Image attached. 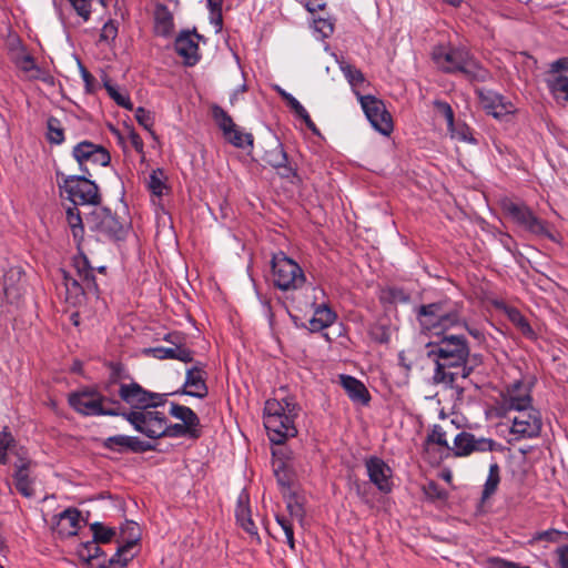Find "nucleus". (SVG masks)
I'll return each mask as SVG.
<instances>
[{
  "mask_svg": "<svg viewBox=\"0 0 568 568\" xmlns=\"http://www.w3.org/2000/svg\"><path fill=\"white\" fill-rule=\"evenodd\" d=\"M72 155L79 163L82 172H88V170L83 168L88 162L101 166H106L111 162V155L106 149L89 141L78 143L73 148Z\"/></svg>",
  "mask_w": 568,
  "mask_h": 568,
  "instance_id": "obj_16",
  "label": "nucleus"
},
{
  "mask_svg": "<svg viewBox=\"0 0 568 568\" xmlns=\"http://www.w3.org/2000/svg\"><path fill=\"white\" fill-rule=\"evenodd\" d=\"M47 139L51 144H61L64 141V129L58 118L49 116L47 120Z\"/></svg>",
  "mask_w": 568,
  "mask_h": 568,
  "instance_id": "obj_42",
  "label": "nucleus"
},
{
  "mask_svg": "<svg viewBox=\"0 0 568 568\" xmlns=\"http://www.w3.org/2000/svg\"><path fill=\"white\" fill-rule=\"evenodd\" d=\"M190 437L196 439L201 436V429L192 428L184 424H168V419L165 418L163 427L161 429V438L162 437Z\"/></svg>",
  "mask_w": 568,
  "mask_h": 568,
  "instance_id": "obj_30",
  "label": "nucleus"
},
{
  "mask_svg": "<svg viewBox=\"0 0 568 568\" xmlns=\"http://www.w3.org/2000/svg\"><path fill=\"white\" fill-rule=\"evenodd\" d=\"M342 386L346 390L348 397L361 404H368L371 396L365 385L357 378L348 375L341 376Z\"/></svg>",
  "mask_w": 568,
  "mask_h": 568,
  "instance_id": "obj_25",
  "label": "nucleus"
},
{
  "mask_svg": "<svg viewBox=\"0 0 568 568\" xmlns=\"http://www.w3.org/2000/svg\"><path fill=\"white\" fill-rule=\"evenodd\" d=\"M263 160L266 164L277 170L282 178L292 179L296 176V171L288 164L287 154L280 142L264 152Z\"/></svg>",
  "mask_w": 568,
  "mask_h": 568,
  "instance_id": "obj_22",
  "label": "nucleus"
},
{
  "mask_svg": "<svg viewBox=\"0 0 568 568\" xmlns=\"http://www.w3.org/2000/svg\"><path fill=\"white\" fill-rule=\"evenodd\" d=\"M63 276V284L65 287L67 300L75 304L84 296L87 291L95 292L97 290H89L84 282L80 278H74L65 271H61Z\"/></svg>",
  "mask_w": 568,
  "mask_h": 568,
  "instance_id": "obj_28",
  "label": "nucleus"
},
{
  "mask_svg": "<svg viewBox=\"0 0 568 568\" xmlns=\"http://www.w3.org/2000/svg\"><path fill=\"white\" fill-rule=\"evenodd\" d=\"M531 403L532 397L530 395V388L521 381H516L508 386L503 396V405L507 410L517 412L526 408H532Z\"/></svg>",
  "mask_w": 568,
  "mask_h": 568,
  "instance_id": "obj_19",
  "label": "nucleus"
},
{
  "mask_svg": "<svg viewBox=\"0 0 568 568\" xmlns=\"http://www.w3.org/2000/svg\"><path fill=\"white\" fill-rule=\"evenodd\" d=\"M118 394L120 399L130 406V410L156 408L166 402V394L150 392L133 381L130 383H120Z\"/></svg>",
  "mask_w": 568,
  "mask_h": 568,
  "instance_id": "obj_9",
  "label": "nucleus"
},
{
  "mask_svg": "<svg viewBox=\"0 0 568 568\" xmlns=\"http://www.w3.org/2000/svg\"><path fill=\"white\" fill-rule=\"evenodd\" d=\"M103 85H104L108 94L113 99V101L118 105H120L126 110L133 109V103L131 102L130 97L128 94H123V93L119 92L118 89L114 85H112L108 79H105L103 81Z\"/></svg>",
  "mask_w": 568,
  "mask_h": 568,
  "instance_id": "obj_45",
  "label": "nucleus"
},
{
  "mask_svg": "<svg viewBox=\"0 0 568 568\" xmlns=\"http://www.w3.org/2000/svg\"><path fill=\"white\" fill-rule=\"evenodd\" d=\"M236 519L246 532L257 535V528L244 508L236 513Z\"/></svg>",
  "mask_w": 568,
  "mask_h": 568,
  "instance_id": "obj_59",
  "label": "nucleus"
},
{
  "mask_svg": "<svg viewBox=\"0 0 568 568\" xmlns=\"http://www.w3.org/2000/svg\"><path fill=\"white\" fill-rule=\"evenodd\" d=\"M336 320V313L326 304L318 305L313 317L308 321V329L311 332H321L329 327Z\"/></svg>",
  "mask_w": 568,
  "mask_h": 568,
  "instance_id": "obj_27",
  "label": "nucleus"
},
{
  "mask_svg": "<svg viewBox=\"0 0 568 568\" xmlns=\"http://www.w3.org/2000/svg\"><path fill=\"white\" fill-rule=\"evenodd\" d=\"M223 136L235 148L245 149L247 146H253L254 138L252 133L243 132L237 125L230 130V133Z\"/></svg>",
  "mask_w": 568,
  "mask_h": 568,
  "instance_id": "obj_39",
  "label": "nucleus"
},
{
  "mask_svg": "<svg viewBox=\"0 0 568 568\" xmlns=\"http://www.w3.org/2000/svg\"><path fill=\"white\" fill-rule=\"evenodd\" d=\"M476 94L486 113L497 120H504L516 112L511 101L493 90L480 88L476 90Z\"/></svg>",
  "mask_w": 568,
  "mask_h": 568,
  "instance_id": "obj_14",
  "label": "nucleus"
},
{
  "mask_svg": "<svg viewBox=\"0 0 568 568\" xmlns=\"http://www.w3.org/2000/svg\"><path fill=\"white\" fill-rule=\"evenodd\" d=\"M501 206L506 215L525 231L535 235L551 236L546 222L539 219L525 203L506 199Z\"/></svg>",
  "mask_w": 568,
  "mask_h": 568,
  "instance_id": "obj_10",
  "label": "nucleus"
},
{
  "mask_svg": "<svg viewBox=\"0 0 568 568\" xmlns=\"http://www.w3.org/2000/svg\"><path fill=\"white\" fill-rule=\"evenodd\" d=\"M72 264L80 281L84 282L89 290H98L94 270L90 265L88 257L82 252H79L73 257Z\"/></svg>",
  "mask_w": 568,
  "mask_h": 568,
  "instance_id": "obj_26",
  "label": "nucleus"
},
{
  "mask_svg": "<svg viewBox=\"0 0 568 568\" xmlns=\"http://www.w3.org/2000/svg\"><path fill=\"white\" fill-rule=\"evenodd\" d=\"M135 119H136L138 123L141 126H143L151 134V136L154 140L158 139L156 133L152 130L153 124H154V116L150 111L145 110L142 106H139L135 110Z\"/></svg>",
  "mask_w": 568,
  "mask_h": 568,
  "instance_id": "obj_47",
  "label": "nucleus"
},
{
  "mask_svg": "<svg viewBox=\"0 0 568 568\" xmlns=\"http://www.w3.org/2000/svg\"><path fill=\"white\" fill-rule=\"evenodd\" d=\"M85 221L89 230L95 233L99 240L121 241L128 233V226L110 209L99 204L94 205Z\"/></svg>",
  "mask_w": 568,
  "mask_h": 568,
  "instance_id": "obj_7",
  "label": "nucleus"
},
{
  "mask_svg": "<svg viewBox=\"0 0 568 568\" xmlns=\"http://www.w3.org/2000/svg\"><path fill=\"white\" fill-rule=\"evenodd\" d=\"M154 36H172L174 32L173 14L166 6L158 3L153 12Z\"/></svg>",
  "mask_w": 568,
  "mask_h": 568,
  "instance_id": "obj_24",
  "label": "nucleus"
},
{
  "mask_svg": "<svg viewBox=\"0 0 568 568\" xmlns=\"http://www.w3.org/2000/svg\"><path fill=\"white\" fill-rule=\"evenodd\" d=\"M145 352L158 359H173L174 347L158 346L148 348Z\"/></svg>",
  "mask_w": 568,
  "mask_h": 568,
  "instance_id": "obj_63",
  "label": "nucleus"
},
{
  "mask_svg": "<svg viewBox=\"0 0 568 568\" xmlns=\"http://www.w3.org/2000/svg\"><path fill=\"white\" fill-rule=\"evenodd\" d=\"M174 51L183 59L185 67H193L200 61L199 44L193 38H175Z\"/></svg>",
  "mask_w": 568,
  "mask_h": 568,
  "instance_id": "obj_23",
  "label": "nucleus"
},
{
  "mask_svg": "<svg viewBox=\"0 0 568 568\" xmlns=\"http://www.w3.org/2000/svg\"><path fill=\"white\" fill-rule=\"evenodd\" d=\"M163 172L161 170H155L150 174L149 178V189L150 191L158 196L163 194V190L165 187L162 181Z\"/></svg>",
  "mask_w": 568,
  "mask_h": 568,
  "instance_id": "obj_55",
  "label": "nucleus"
},
{
  "mask_svg": "<svg viewBox=\"0 0 568 568\" xmlns=\"http://www.w3.org/2000/svg\"><path fill=\"white\" fill-rule=\"evenodd\" d=\"M78 552L83 560L91 561L92 559L99 558L101 556L102 549L99 547L98 542L92 540L83 544Z\"/></svg>",
  "mask_w": 568,
  "mask_h": 568,
  "instance_id": "obj_53",
  "label": "nucleus"
},
{
  "mask_svg": "<svg viewBox=\"0 0 568 568\" xmlns=\"http://www.w3.org/2000/svg\"><path fill=\"white\" fill-rule=\"evenodd\" d=\"M487 568H530L518 562L509 561L499 557H490L487 559Z\"/></svg>",
  "mask_w": 568,
  "mask_h": 568,
  "instance_id": "obj_60",
  "label": "nucleus"
},
{
  "mask_svg": "<svg viewBox=\"0 0 568 568\" xmlns=\"http://www.w3.org/2000/svg\"><path fill=\"white\" fill-rule=\"evenodd\" d=\"M434 106L436 111L445 118L448 128L452 129L454 126V111L449 103L442 100H435Z\"/></svg>",
  "mask_w": 568,
  "mask_h": 568,
  "instance_id": "obj_58",
  "label": "nucleus"
},
{
  "mask_svg": "<svg viewBox=\"0 0 568 568\" xmlns=\"http://www.w3.org/2000/svg\"><path fill=\"white\" fill-rule=\"evenodd\" d=\"M434 62L446 73H463L468 80L485 82L490 73L465 47L438 45L432 53Z\"/></svg>",
  "mask_w": 568,
  "mask_h": 568,
  "instance_id": "obj_4",
  "label": "nucleus"
},
{
  "mask_svg": "<svg viewBox=\"0 0 568 568\" xmlns=\"http://www.w3.org/2000/svg\"><path fill=\"white\" fill-rule=\"evenodd\" d=\"M507 315L509 321L518 328L520 332L528 337H532L535 335L534 329L530 324L526 320V317L515 307H509L507 310Z\"/></svg>",
  "mask_w": 568,
  "mask_h": 568,
  "instance_id": "obj_43",
  "label": "nucleus"
},
{
  "mask_svg": "<svg viewBox=\"0 0 568 568\" xmlns=\"http://www.w3.org/2000/svg\"><path fill=\"white\" fill-rule=\"evenodd\" d=\"M423 494L427 500L430 501H444L448 497V493L446 489H444L440 485H438L436 481L430 480L427 484H425L422 488Z\"/></svg>",
  "mask_w": 568,
  "mask_h": 568,
  "instance_id": "obj_44",
  "label": "nucleus"
},
{
  "mask_svg": "<svg viewBox=\"0 0 568 568\" xmlns=\"http://www.w3.org/2000/svg\"><path fill=\"white\" fill-rule=\"evenodd\" d=\"M410 300V295L403 288L396 286H388L381 291L379 301L383 304H406Z\"/></svg>",
  "mask_w": 568,
  "mask_h": 568,
  "instance_id": "obj_35",
  "label": "nucleus"
},
{
  "mask_svg": "<svg viewBox=\"0 0 568 568\" xmlns=\"http://www.w3.org/2000/svg\"><path fill=\"white\" fill-rule=\"evenodd\" d=\"M81 513L74 507H69L52 518V530L60 538L75 536L80 528Z\"/></svg>",
  "mask_w": 568,
  "mask_h": 568,
  "instance_id": "obj_20",
  "label": "nucleus"
},
{
  "mask_svg": "<svg viewBox=\"0 0 568 568\" xmlns=\"http://www.w3.org/2000/svg\"><path fill=\"white\" fill-rule=\"evenodd\" d=\"M561 538H568V532L561 531L555 528H550L548 530L538 531L532 536L531 542L546 540L549 542H558Z\"/></svg>",
  "mask_w": 568,
  "mask_h": 568,
  "instance_id": "obj_50",
  "label": "nucleus"
},
{
  "mask_svg": "<svg viewBox=\"0 0 568 568\" xmlns=\"http://www.w3.org/2000/svg\"><path fill=\"white\" fill-rule=\"evenodd\" d=\"M547 87L558 103H568V77L556 75L547 79Z\"/></svg>",
  "mask_w": 568,
  "mask_h": 568,
  "instance_id": "obj_33",
  "label": "nucleus"
},
{
  "mask_svg": "<svg viewBox=\"0 0 568 568\" xmlns=\"http://www.w3.org/2000/svg\"><path fill=\"white\" fill-rule=\"evenodd\" d=\"M170 414L174 418L180 419L182 424L195 429H200V418L190 407L176 403H171Z\"/></svg>",
  "mask_w": 568,
  "mask_h": 568,
  "instance_id": "obj_32",
  "label": "nucleus"
},
{
  "mask_svg": "<svg viewBox=\"0 0 568 568\" xmlns=\"http://www.w3.org/2000/svg\"><path fill=\"white\" fill-rule=\"evenodd\" d=\"M211 114L214 122L222 131L223 135L230 133V130H232L236 125L231 115L217 104H214L212 106Z\"/></svg>",
  "mask_w": 568,
  "mask_h": 568,
  "instance_id": "obj_40",
  "label": "nucleus"
},
{
  "mask_svg": "<svg viewBox=\"0 0 568 568\" xmlns=\"http://www.w3.org/2000/svg\"><path fill=\"white\" fill-rule=\"evenodd\" d=\"M59 187L67 194L73 205H98L101 201L99 186L84 175H63Z\"/></svg>",
  "mask_w": 568,
  "mask_h": 568,
  "instance_id": "obj_8",
  "label": "nucleus"
},
{
  "mask_svg": "<svg viewBox=\"0 0 568 568\" xmlns=\"http://www.w3.org/2000/svg\"><path fill=\"white\" fill-rule=\"evenodd\" d=\"M92 532H93V541L95 542H109L112 537L115 535L114 529L105 527L101 523H93L90 526Z\"/></svg>",
  "mask_w": 568,
  "mask_h": 568,
  "instance_id": "obj_48",
  "label": "nucleus"
},
{
  "mask_svg": "<svg viewBox=\"0 0 568 568\" xmlns=\"http://www.w3.org/2000/svg\"><path fill=\"white\" fill-rule=\"evenodd\" d=\"M173 359H178L183 363H191L193 361V351L175 344Z\"/></svg>",
  "mask_w": 568,
  "mask_h": 568,
  "instance_id": "obj_64",
  "label": "nucleus"
},
{
  "mask_svg": "<svg viewBox=\"0 0 568 568\" xmlns=\"http://www.w3.org/2000/svg\"><path fill=\"white\" fill-rule=\"evenodd\" d=\"M500 483V468L498 464L495 462L489 465L488 476L486 478V481L484 484V489L481 493V499L486 500L489 497H491Z\"/></svg>",
  "mask_w": 568,
  "mask_h": 568,
  "instance_id": "obj_36",
  "label": "nucleus"
},
{
  "mask_svg": "<svg viewBox=\"0 0 568 568\" xmlns=\"http://www.w3.org/2000/svg\"><path fill=\"white\" fill-rule=\"evenodd\" d=\"M276 91L278 92V94L286 101V103L288 104V106L295 112V114L301 118L304 123L306 124V126L312 130L313 132H316L317 129H316V125L315 123L312 121L308 112L306 111V109L300 103V101L297 99H295L291 93L286 92L285 90H283L282 88L280 87H276Z\"/></svg>",
  "mask_w": 568,
  "mask_h": 568,
  "instance_id": "obj_31",
  "label": "nucleus"
},
{
  "mask_svg": "<svg viewBox=\"0 0 568 568\" xmlns=\"http://www.w3.org/2000/svg\"><path fill=\"white\" fill-rule=\"evenodd\" d=\"M343 72L352 85H361L365 81L362 71L352 65L343 68Z\"/></svg>",
  "mask_w": 568,
  "mask_h": 568,
  "instance_id": "obj_61",
  "label": "nucleus"
},
{
  "mask_svg": "<svg viewBox=\"0 0 568 568\" xmlns=\"http://www.w3.org/2000/svg\"><path fill=\"white\" fill-rule=\"evenodd\" d=\"M274 475L276 477L277 484L283 488H290L292 484V474L287 469L284 462H278L274 465Z\"/></svg>",
  "mask_w": 568,
  "mask_h": 568,
  "instance_id": "obj_51",
  "label": "nucleus"
},
{
  "mask_svg": "<svg viewBox=\"0 0 568 568\" xmlns=\"http://www.w3.org/2000/svg\"><path fill=\"white\" fill-rule=\"evenodd\" d=\"M120 416H123L136 432L144 436L152 439L161 438V429L166 417L163 413L152 410L151 408L129 412L122 408Z\"/></svg>",
  "mask_w": 568,
  "mask_h": 568,
  "instance_id": "obj_11",
  "label": "nucleus"
},
{
  "mask_svg": "<svg viewBox=\"0 0 568 568\" xmlns=\"http://www.w3.org/2000/svg\"><path fill=\"white\" fill-rule=\"evenodd\" d=\"M463 310V303L442 298L418 306L416 317L423 332L440 336L464 323Z\"/></svg>",
  "mask_w": 568,
  "mask_h": 568,
  "instance_id": "obj_2",
  "label": "nucleus"
},
{
  "mask_svg": "<svg viewBox=\"0 0 568 568\" xmlns=\"http://www.w3.org/2000/svg\"><path fill=\"white\" fill-rule=\"evenodd\" d=\"M367 476L381 493L388 494L392 491L393 470L390 467L378 457H369L365 462Z\"/></svg>",
  "mask_w": 568,
  "mask_h": 568,
  "instance_id": "obj_18",
  "label": "nucleus"
},
{
  "mask_svg": "<svg viewBox=\"0 0 568 568\" xmlns=\"http://www.w3.org/2000/svg\"><path fill=\"white\" fill-rule=\"evenodd\" d=\"M222 4L223 0H207L209 21L215 34L223 29Z\"/></svg>",
  "mask_w": 568,
  "mask_h": 568,
  "instance_id": "obj_41",
  "label": "nucleus"
},
{
  "mask_svg": "<svg viewBox=\"0 0 568 568\" xmlns=\"http://www.w3.org/2000/svg\"><path fill=\"white\" fill-rule=\"evenodd\" d=\"M11 45V59L16 65L27 73L31 79H39L41 69L36 64V61L31 54H29L26 48L21 44L20 38H12Z\"/></svg>",
  "mask_w": 568,
  "mask_h": 568,
  "instance_id": "obj_21",
  "label": "nucleus"
},
{
  "mask_svg": "<svg viewBox=\"0 0 568 568\" xmlns=\"http://www.w3.org/2000/svg\"><path fill=\"white\" fill-rule=\"evenodd\" d=\"M67 222L71 230L73 240L78 247H80L84 237V225L79 209L73 205L67 209Z\"/></svg>",
  "mask_w": 568,
  "mask_h": 568,
  "instance_id": "obj_29",
  "label": "nucleus"
},
{
  "mask_svg": "<svg viewBox=\"0 0 568 568\" xmlns=\"http://www.w3.org/2000/svg\"><path fill=\"white\" fill-rule=\"evenodd\" d=\"M75 12L87 21L91 14L94 0H68Z\"/></svg>",
  "mask_w": 568,
  "mask_h": 568,
  "instance_id": "obj_57",
  "label": "nucleus"
},
{
  "mask_svg": "<svg viewBox=\"0 0 568 568\" xmlns=\"http://www.w3.org/2000/svg\"><path fill=\"white\" fill-rule=\"evenodd\" d=\"M438 342L427 344L428 357L435 363L434 381L453 385L458 376L467 378L474 371L468 365L469 346L463 335H440Z\"/></svg>",
  "mask_w": 568,
  "mask_h": 568,
  "instance_id": "obj_1",
  "label": "nucleus"
},
{
  "mask_svg": "<svg viewBox=\"0 0 568 568\" xmlns=\"http://www.w3.org/2000/svg\"><path fill=\"white\" fill-rule=\"evenodd\" d=\"M312 28L320 36H331L334 32V20L331 17L312 19Z\"/></svg>",
  "mask_w": 568,
  "mask_h": 568,
  "instance_id": "obj_49",
  "label": "nucleus"
},
{
  "mask_svg": "<svg viewBox=\"0 0 568 568\" xmlns=\"http://www.w3.org/2000/svg\"><path fill=\"white\" fill-rule=\"evenodd\" d=\"M103 446L110 450H114L118 453H124V452H126V448H125L126 435H115V436L108 437L104 440Z\"/></svg>",
  "mask_w": 568,
  "mask_h": 568,
  "instance_id": "obj_56",
  "label": "nucleus"
},
{
  "mask_svg": "<svg viewBox=\"0 0 568 568\" xmlns=\"http://www.w3.org/2000/svg\"><path fill=\"white\" fill-rule=\"evenodd\" d=\"M426 444H436L447 449H452L446 439V432L440 425L433 426L430 433L427 435Z\"/></svg>",
  "mask_w": 568,
  "mask_h": 568,
  "instance_id": "obj_52",
  "label": "nucleus"
},
{
  "mask_svg": "<svg viewBox=\"0 0 568 568\" xmlns=\"http://www.w3.org/2000/svg\"><path fill=\"white\" fill-rule=\"evenodd\" d=\"M542 427L541 414L536 408H526L517 410L513 419L510 433L516 439L536 438L540 435Z\"/></svg>",
  "mask_w": 568,
  "mask_h": 568,
  "instance_id": "obj_13",
  "label": "nucleus"
},
{
  "mask_svg": "<svg viewBox=\"0 0 568 568\" xmlns=\"http://www.w3.org/2000/svg\"><path fill=\"white\" fill-rule=\"evenodd\" d=\"M271 281L276 288L287 292L301 288L306 282V276L294 260L278 252L272 257Z\"/></svg>",
  "mask_w": 568,
  "mask_h": 568,
  "instance_id": "obj_6",
  "label": "nucleus"
},
{
  "mask_svg": "<svg viewBox=\"0 0 568 568\" xmlns=\"http://www.w3.org/2000/svg\"><path fill=\"white\" fill-rule=\"evenodd\" d=\"M126 452L144 453L154 449V445L150 442L140 440L134 436H126Z\"/></svg>",
  "mask_w": 568,
  "mask_h": 568,
  "instance_id": "obj_54",
  "label": "nucleus"
},
{
  "mask_svg": "<svg viewBox=\"0 0 568 568\" xmlns=\"http://www.w3.org/2000/svg\"><path fill=\"white\" fill-rule=\"evenodd\" d=\"M14 480L17 490L24 497L33 496V488L27 474V464L21 460V464L16 465Z\"/></svg>",
  "mask_w": 568,
  "mask_h": 568,
  "instance_id": "obj_37",
  "label": "nucleus"
},
{
  "mask_svg": "<svg viewBox=\"0 0 568 568\" xmlns=\"http://www.w3.org/2000/svg\"><path fill=\"white\" fill-rule=\"evenodd\" d=\"M141 538V530L135 521L126 520L121 527L123 545L133 549Z\"/></svg>",
  "mask_w": 568,
  "mask_h": 568,
  "instance_id": "obj_38",
  "label": "nucleus"
},
{
  "mask_svg": "<svg viewBox=\"0 0 568 568\" xmlns=\"http://www.w3.org/2000/svg\"><path fill=\"white\" fill-rule=\"evenodd\" d=\"M300 407L293 398L268 399L264 407V426L270 440L274 444H283L288 437L297 434L295 418Z\"/></svg>",
  "mask_w": 568,
  "mask_h": 568,
  "instance_id": "obj_3",
  "label": "nucleus"
},
{
  "mask_svg": "<svg viewBox=\"0 0 568 568\" xmlns=\"http://www.w3.org/2000/svg\"><path fill=\"white\" fill-rule=\"evenodd\" d=\"M16 448V440L6 429L0 433V464H7L8 453Z\"/></svg>",
  "mask_w": 568,
  "mask_h": 568,
  "instance_id": "obj_46",
  "label": "nucleus"
},
{
  "mask_svg": "<svg viewBox=\"0 0 568 568\" xmlns=\"http://www.w3.org/2000/svg\"><path fill=\"white\" fill-rule=\"evenodd\" d=\"M133 549L122 545L116 552L106 561L100 565V568H124L134 558Z\"/></svg>",
  "mask_w": 568,
  "mask_h": 568,
  "instance_id": "obj_34",
  "label": "nucleus"
},
{
  "mask_svg": "<svg viewBox=\"0 0 568 568\" xmlns=\"http://www.w3.org/2000/svg\"><path fill=\"white\" fill-rule=\"evenodd\" d=\"M454 455L457 457L468 456L473 453H486L497 449V443L491 438L476 437L468 432H462L454 439Z\"/></svg>",
  "mask_w": 568,
  "mask_h": 568,
  "instance_id": "obj_15",
  "label": "nucleus"
},
{
  "mask_svg": "<svg viewBox=\"0 0 568 568\" xmlns=\"http://www.w3.org/2000/svg\"><path fill=\"white\" fill-rule=\"evenodd\" d=\"M70 406L84 416H120V400L108 398L94 389L85 388L69 395Z\"/></svg>",
  "mask_w": 568,
  "mask_h": 568,
  "instance_id": "obj_5",
  "label": "nucleus"
},
{
  "mask_svg": "<svg viewBox=\"0 0 568 568\" xmlns=\"http://www.w3.org/2000/svg\"><path fill=\"white\" fill-rule=\"evenodd\" d=\"M78 67H79L81 78L84 82L85 92L93 93L95 91L94 77L87 70V68L82 64V62L79 59H78Z\"/></svg>",
  "mask_w": 568,
  "mask_h": 568,
  "instance_id": "obj_62",
  "label": "nucleus"
},
{
  "mask_svg": "<svg viewBox=\"0 0 568 568\" xmlns=\"http://www.w3.org/2000/svg\"><path fill=\"white\" fill-rule=\"evenodd\" d=\"M205 378L206 373L203 369V365L197 362L194 366L186 369L184 384L175 394L189 395L200 399L205 398L209 394Z\"/></svg>",
  "mask_w": 568,
  "mask_h": 568,
  "instance_id": "obj_17",
  "label": "nucleus"
},
{
  "mask_svg": "<svg viewBox=\"0 0 568 568\" xmlns=\"http://www.w3.org/2000/svg\"><path fill=\"white\" fill-rule=\"evenodd\" d=\"M359 101L372 126L383 135H389L393 131V120L383 101L373 95H362Z\"/></svg>",
  "mask_w": 568,
  "mask_h": 568,
  "instance_id": "obj_12",
  "label": "nucleus"
}]
</instances>
